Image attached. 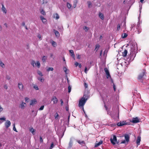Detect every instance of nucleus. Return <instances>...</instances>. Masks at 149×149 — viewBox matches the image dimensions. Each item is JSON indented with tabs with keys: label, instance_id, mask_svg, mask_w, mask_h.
Masks as SVG:
<instances>
[{
	"label": "nucleus",
	"instance_id": "f3484780",
	"mask_svg": "<svg viewBox=\"0 0 149 149\" xmlns=\"http://www.w3.org/2000/svg\"><path fill=\"white\" fill-rule=\"evenodd\" d=\"M127 51L125 49L123 52H122V56L123 57H125L127 55Z\"/></svg>",
	"mask_w": 149,
	"mask_h": 149
},
{
	"label": "nucleus",
	"instance_id": "f257e3e1",
	"mask_svg": "<svg viewBox=\"0 0 149 149\" xmlns=\"http://www.w3.org/2000/svg\"><path fill=\"white\" fill-rule=\"evenodd\" d=\"M131 49L130 55L135 57L136 56V52L137 45L135 44H133L131 46Z\"/></svg>",
	"mask_w": 149,
	"mask_h": 149
},
{
	"label": "nucleus",
	"instance_id": "58836bf2",
	"mask_svg": "<svg viewBox=\"0 0 149 149\" xmlns=\"http://www.w3.org/2000/svg\"><path fill=\"white\" fill-rule=\"evenodd\" d=\"M88 5V7L90 8L91 7L92 5L90 1H88L87 2Z\"/></svg>",
	"mask_w": 149,
	"mask_h": 149
},
{
	"label": "nucleus",
	"instance_id": "a878e982",
	"mask_svg": "<svg viewBox=\"0 0 149 149\" xmlns=\"http://www.w3.org/2000/svg\"><path fill=\"white\" fill-rule=\"evenodd\" d=\"M55 119L56 120H59V117L58 113H55L54 116Z\"/></svg>",
	"mask_w": 149,
	"mask_h": 149
},
{
	"label": "nucleus",
	"instance_id": "7c9ffc66",
	"mask_svg": "<svg viewBox=\"0 0 149 149\" xmlns=\"http://www.w3.org/2000/svg\"><path fill=\"white\" fill-rule=\"evenodd\" d=\"M30 131L33 134H35V130L33 128H31L30 129Z\"/></svg>",
	"mask_w": 149,
	"mask_h": 149
},
{
	"label": "nucleus",
	"instance_id": "20e7f679",
	"mask_svg": "<svg viewBox=\"0 0 149 149\" xmlns=\"http://www.w3.org/2000/svg\"><path fill=\"white\" fill-rule=\"evenodd\" d=\"M124 137L125 140L122 141L120 143L127 144L129 141L130 136L128 134H125L124 135Z\"/></svg>",
	"mask_w": 149,
	"mask_h": 149
},
{
	"label": "nucleus",
	"instance_id": "6e6d98bb",
	"mask_svg": "<svg viewBox=\"0 0 149 149\" xmlns=\"http://www.w3.org/2000/svg\"><path fill=\"white\" fill-rule=\"evenodd\" d=\"M79 64V63L77 62H75L74 64L76 67H77L78 66Z\"/></svg>",
	"mask_w": 149,
	"mask_h": 149
},
{
	"label": "nucleus",
	"instance_id": "bb28decb",
	"mask_svg": "<svg viewBox=\"0 0 149 149\" xmlns=\"http://www.w3.org/2000/svg\"><path fill=\"white\" fill-rule=\"evenodd\" d=\"M127 36V34L125 33H124L122 34L121 35V37L123 38H126Z\"/></svg>",
	"mask_w": 149,
	"mask_h": 149
},
{
	"label": "nucleus",
	"instance_id": "4468645a",
	"mask_svg": "<svg viewBox=\"0 0 149 149\" xmlns=\"http://www.w3.org/2000/svg\"><path fill=\"white\" fill-rule=\"evenodd\" d=\"M40 19L42 21V22L44 24H46L47 20L43 16H40Z\"/></svg>",
	"mask_w": 149,
	"mask_h": 149
},
{
	"label": "nucleus",
	"instance_id": "a18cd8bd",
	"mask_svg": "<svg viewBox=\"0 0 149 149\" xmlns=\"http://www.w3.org/2000/svg\"><path fill=\"white\" fill-rule=\"evenodd\" d=\"M68 92L69 93H70L71 92V88L70 86H68Z\"/></svg>",
	"mask_w": 149,
	"mask_h": 149
},
{
	"label": "nucleus",
	"instance_id": "774afa93",
	"mask_svg": "<svg viewBox=\"0 0 149 149\" xmlns=\"http://www.w3.org/2000/svg\"><path fill=\"white\" fill-rule=\"evenodd\" d=\"M25 25V23L24 22H23L22 23V25L24 26Z\"/></svg>",
	"mask_w": 149,
	"mask_h": 149
},
{
	"label": "nucleus",
	"instance_id": "a19ab883",
	"mask_svg": "<svg viewBox=\"0 0 149 149\" xmlns=\"http://www.w3.org/2000/svg\"><path fill=\"white\" fill-rule=\"evenodd\" d=\"M54 146V145L53 143L51 144L49 149H52Z\"/></svg>",
	"mask_w": 149,
	"mask_h": 149
},
{
	"label": "nucleus",
	"instance_id": "a211bd4d",
	"mask_svg": "<svg viewBox=\"0 0 149 149\" xmlns=\"http://www.w3.org/2000/svg\"><path fill=\"white\" fill-rule=\"evenodd\" d=\"M37 101L36 99H34L31 101L30 104L31 105H33L36 104Z\"/></svg>",
	"mask_w": 149,
	"mask_h": 149
},
{
	"label": "nucleus",
	"instance_id": "f8f14e48",
	"mask_svg": "<svg viewBox=\"0 0 149 149\" xmlns=\"http://www.w3.org/2000/svg\"><path fill=\"white\" fill-rule=\"evenodd\" d=\"M1 10L3 13L5 14H6L7 12V10L6 8H5L4 5L2 4Z\"/></svg>",
	"mask_w": 149,
	"mask_h": 149
},
{
	"label": "nucleus",
	"instance_id": "aec40b11",
	"mask_svg": "<svg viewBox=\"0 0 149 149\" xmlns=\"http://www.w3.org/2000/svg\"><path fill=\"white\" fill-rule=\"evenodd\" d=\"M103 143L102 140H100L98 143H96L95 144V147H97L102 144Z\"/></svg>",
	"mask_w": 149,
	"mask_h": 149
},
{
	"label": "nucleus",
	"instance_id": "2f4dec72",
	"mask_svg": "<svg viewBox=\"0 0 149 149\" xmlns=\"http://www.w3.org/2000/svg\"><path fill=\"white\" fill-rule=\"evenodd\" d=\"M37 72L38 74L41 77H42L43 76V75L42 74V72L40 71L39 70H38L37 71Z\"/></svg>",
	"mask_w": 149,
	"mask_h": 149
},
{
	"label": "nucleus",
	"instance_id": "5701e85b",
	"mask_svg": "<svg viewBox=\"0 0 149 149\" xmlns=\"http://www.w3.org/2000/svg\"><path fill=\"white\" fill-rule=\"evenodd\" d=\"M63 70L66 74H67L69 72V70L66 67L63 68Z\"/></svg>",
	"mask_w": 149,
	"mask_h": 149
},
{
	"label": "nucleus",
	"instance_id": "f03ea898",
	"mask_svg": "<svg viewBox=\"0 0 149 149\" xmlns=\"http://www.w3.org/2000/svg\"><path fill=\"white\" fill-rule=\"evenodd\" d=\"M84 97V96L79 101V106L82 108L84 112L83 107L87 99H85Z\"/></svg>",
	"mask_w": 149,
	"mask_h": 149
},
{
	"label": "nucleus",
	"instance_id": "f704fd0d",
	"mask_svg": "<svg viewBox=\"0 0 149 149\" xmlns=\"http://www.w3.org/2000/svg\"><path fill=\"white\" fill-rule=\"evenodd\" d=\"M47 59V57L46 56H43L42 57V60L43 61V62H44Z\"/></svg>",
	"mask_w": 149,
	"mask_h": 149
},
{
	"label": "nucleus",
	"instance_id": "9b49d317",
	"mask_svg": "<svg viewBox=\"0 0 149 149\" xmlns=\"http://www.w3.org/2000/svg\"><path fill=\"white\" fill-rule=\"evenodd\" d=\"M145 71L143 70L139 76L138 78L139 79H141L145 75Z\"/></svg>",
	"mask_w": 149,
	"mask_h": 149
},
{
	"label": "nucleus",
	"instance_id": "cd10ccee",
	"mask_svg": "<svg viewBox=\"0 0 149 149\" xmlns=\"http://www.w3.org/2000/svg\"><path fill=\"white\" fill-rule=\"evenodd\" d=\"M99 16L103 20L104 19V16L103 14L100 13L99 14Z\"/></svg>",
	"mask_w": 149,
	"mask_h": 149
},
{
	"label": "nucleus",
	"instance_id": "b1692460",
	"mask_svg": "<svg viewBox=\"0 0 149 149\" xmlns=\"http://www.w3.org/2000/svg\"><path fill=\"white\" fill-rule=\"evenodd\" d=\"M54 33L56 37H58L59 36L60 34L59 32L56 30H54Z\"/></svg>",
	"mask_w": 149,
	"mask_h": 149
},
{
	"label": "nucleus",
	"instance_id": "3c124183",
	"mask_svg": "<svg viewBox=\"0 0 149 149\" xmlns=\"http://www.w3.org/2000/svg\"><path fill=\"white\" fill-rule=\"evenodd\" d=\"M44 106H41L40 108H39V110H42L44 108Z\"/></svg>",
	"mask_w": 149,
	"mask_h": 149
},
{
	"label": "nucleus",
	"instance_id": "09e8293b",
	"mask_svg": "<svg viewBox=\"0 0 149 149\" xmlns=\"http://www.w3.org/2000/svg\"><path fill=\"white\" fill-rule=\"evenodd\" d=\"M25 100L26 102H29V99L27 97H26L25 98Z\"/></svg>",
	"mask_w": 149,
	"mask_h": 149
},
{
	"label": "nucleus",
	"instance_id": "393cba45",
	"mask_svg": "<svg viewBox=\"0 0 149 149\" xmlns=\"http://www.w3.org/2000/svg\"><path fill=\"white\" fill-rule=\"evenodd\" d=\"M67 7L70 10L72 9V6L71 4L68 3H67Z\"/></svg>",
	"mask_w": 149,
	"mask_h": 149
},
{
	"label": "nucleus",
	"instance_id": "13d9d810",
	"mask_svg": "<svg viewBox=\"0 0 149 149\" xmlns=\"http://www.w3.org/2000/svg\"><path fill=\"white\" fill-rule=\"evenodd\" d=\"M113 88L114 89V91H115L116 90V87L115 85H114V84L113 83Z\"/></svg>",
	"mask_w": 149,
	"mask_h": 149
},
{
	"label": "nucleus",
	"instance_id": "bf43d9fd",
	"mask_svg": "<svg viewBox=\"0 0 149 149\" xmlns=\"http://www.w3.org/2000/svg\"><path fill=\"white\" fill-rule=\"evenodd\" d=\"M77 59H80V56L79 54L77 55Z\"/></svg>",
	"mask_w": 149,
	"mask_h": 149
},
{
	"label": "nucleus",
	"instance_id": "412c9836",
	"mask_svg": "<svg viewBox=\"0 0 149 149\" xmlns=\"http://www.w3.org/2000/svg\"><path fill=\"white\" fill-rule=\"evenodd\" d=\"M141 140V137L140 136H138L137 138V140H136V143L138 146L140 145V142Z\"/></svg>",
	"mask_w": 149,
	"mask_h": 149
},
{
	"label": "nucleus",
	"instance_id": "0eeeda50",
	"mask_svg": "<svg viewBox=\"0 0 149 149\" xmlns=\"http://www.w3.org/2000/svg\"><path fill=\"white\" fill-rule=\"evenodd\" d=\"M18 87L20 91H23L24 89V86L21 82L18 83Z\"/></svg>",
	"mask_w": 149,
	"mask_h": 149
},
{
	"label": "nucleus",
	"instance_id": "864d4df0",
	"mask_svg": "<svg viewBox=\"0 0 149 149\" xmlns=\"http://www.w3.org/2000/svg\"><path fill=\"white\" fill-rule=\"evenodd\" d=\"M88 69H87V68L86 67L85 68V69L84 72L86 73H87V71L88 70Z\"/></svg>",
	"mask_w": 149,
	"mask_h": 149
},
{
	"label": "nucleus",
	"instance_id": "680f3d73",
	"mask_svg": "<svg viewBox=\"0 0 149 149\" xmlns=\"http://www.w3.org/2000/svg\"><path fill=\"white\" fill-rule=\"evenodd\" d=\"M84 86L85 88H86L88 87V85L86 83H85L84 84Z\"/></svg>",
	"mask_w": 149,
	"mask_h": 149
},
{
	"label": "nucleus",
	"instance_id": "c85d7f7f",
	"mask_svg": "<svg viewBox=\"0 0 149 149\" xmlns=\"http://www.w3.org/2000/svg\"><path fill=\"white\" fill-rule=\"evenodd\" d=\"M69 119L70 115L68 116V120L67 121H65L64 122L65 124L67 126L69 124Z\"/></svg>",
	"mask_w": 149,
	"mask_h": 149
},
{
	"label": "nucleus",
	"instance_id": "4be33fe9",
	"mask_svg": "<svg viewBox=\"0 0 149 149\" xmlns=\"http://www.w3.org/2000/svg\"><path fill=\"white\" fill-rule=\"evenodd\" d=\"M77 142L79 143L80 145H82L83 146L85 145V143L84 141L78 140L77 141Z\"/></svg>",
	"mask_w": 149,
	"mask_h": 149
},
{
	"label": "nucleus",
	"instance_id": "c756f323",
	"mask_svg": "<svg viewBox=\"0 0 149 149\" xmlns=\"http://www.w3.org/2000/svg\"><path fill=\"white\" fill-rule=\"evenodd\" d=\"M51 43L52 44V45L54 47H56V42L54 41H52L51 42Z\"/></svg>",
	"mask_w": 149,
	"mask_h": 149
},
{
	"label": "nucleus",
	"instance_id": "e433bc0d",
	"mask_svg": "<svg viewBox=\"0 0 149 149\" xmlns=\"http://www.w3.org/2000/svg\"><path fill=\"white\" fill-rule=\"evenodd\" d=\"M33 87L36 90H39L38 87L36 85H34L33 86Z\"/></svg>",
	"mask_w": 149,
	"mask_h": 149
},
{
	"label": "nucleus",
	"instance_id": "39448f33",
	"mask_svg": "<svg viewBox=\"0 0 149 149\" xmlns=\"http://www.w3.org/2000/svg\"><path fill=\"white\" fill-rule=\"evenodd\" d=\"M104 70L106 74V77L108 79H111V82L113 83V81L112 80V79H111V76L108 69L107 68H104Z\"/></svg>",
	"mask_w": 149,
	"mask_h": 149
},
{
	"label": "nucleus",
	"instance_id": "8fccbe9b",
	"mask_svg": "<svg viewBox=\"0 0 149 149\" xmlns=\"http://www.w3.org/2000/svg\"><path fill=\"white\" fill-rule=\"evenodd\" d=\"M99 47V45H96V48L95 49L96 50V51L98 49Z\"/></svg>",
	"mask_w": 149,
	"mask_h": 149
},
{
	"label": "nucleus",
	"instance_id": "c03bdc74",
	"mask_svg": "<svg viewBox=\"0 0 149 149\" xmlns=\"http://www.w3.org/2000/svg\"><path fill=\"white\" fill-rule=\"evenodd\" d=\"M88 29H89L88 28V27H86V26H85L84 28V29L85 31H87L88 30Z\"/></svg>",
	"mask_w": 149,
	"mask_h": 149
},
{
	"label": "nucleus",
	"instance_id": "1a4fd4ad",
	"mask_svg": "<svg viewBox=\"0 0 149 149\" xmlns=\"http://www.w3.org/2000/svg\"><path fill=\"white\" fill-rule=\"evenodd\" d=\"M110 141L112 144H115L117 142L116 137L115 136H114L113 139H111Z\"/></svg>",
	"mask_w": 149,
	"mask_h": 149
},
{
	"label": "nucleus",
	"instance_id": "9d476101",
	"mask_svg": "<svg viewBox=\"0 0 149 149\" xmlns=\"http://www.w3.org/2000/svg\"><path fill=\"white\" fill-rule=\"evenodd\" d=\"M11 125L10 122L8 120H7L6 121V123H5V125L6 127V128H8L9 126H10Z\"/></svg>",
	"mask_w": 149,
	"mask_h": 149
},
{
	"label": "nucleus",
	"instance_id": "2eb2a0df",
	"mask_svg": "<svg viewBox=\"0 0 149 149\" xmlns=\"http://www.w3.org/2000/svg\"><path fill=\"white\" fill-rule=\"evenodd\" d=\"M52 101H53L54 103V104H56L58 102V100L55 96H54L52 99Z\"/></svg>",
	"mask_w": 149,
	"mask_h": 149
},
{
	"label": "nucleus",
	"instance_id": "5fc2aeb1",
	"mask_svg": "<svg viewBox=\"0 0 149 149\" xmlns=\"http://www.w3.org/2000/svg\"><path fill=\"white\" fill-rule=\"evenodd\" d=\"M13 130L14 131H16V132H17V131L16 128H15V125H14V126L13 127Z\"/></svg>",
	"mask_w": 149,
	"mask_h": 149
},
{
	"label": "nucleus",
	"instance_id": "0e129e2a",
	"mask_svg": "<svg viewBox=\"0 0 149 149\" xmlns=\"http://www.w3.org/2000/svg\"><path fill=\"white\" fill-rule=\"evenodd\" d=\"M141 8H142V6H141V7H140V9H139V12H140V13H141Z\"/></svg>",
	"mask_w": 149,
	"mask_h": 149
},
{
	"label": "nucleus",
	"instance_id": "de8ad7c7",
	"mask_svg": "<svg viewBox=\"0 0 149 149\" xmlns=\"http://www.w3.org/2000/svg\"><path fill=\"white\" fill-rule=\"evenodd\" d=\"M0 120H3L4 121H5L6 120V118L4 117H3L2 118H0Z\"/></svg>",
	"mask_w": 149,
	"mask_h": 149
},
{
	"label": "nucleus",
	"instance_id": "7ed1b4c3",
	"mask_svg": "<svg viewBox=\"0 0 149 149\" xmlns=\"http://www.w3.org/2000/svg\"><path fill=\"white\" fill-rule=\"evenodd\" d=\"M31 64L33 67H37L38 68H40L41 66L40 62L38 61H32L31 62Z\"/></svg>",
	"mask_w": 149,
	"mask_h": 149
},
{
	"label": "nucleus",
	"instance_id": "49530a36",
	"mask_svg": "<svg viewBox=\"0 0 149 149\" xmlns=\"http://www.w3.org/2000/svg\"><path fill=\"white\" fill-rule=\"evenodd\" d=\"M3 110V108L0 105V112H2Z\"/></svg>",
	"mask_w": 149,
	"mask_h": 149
},
{
	"label": "nucleus",
	"instance_id": "6ab92c4d",
	"mask_svg": "<svg viewBox=\"0 0 149 149\" xmlns=\"http://www.w3.org/2000/svg\"><path fill=\"white\" fill-rule=\"evenodd\" d=\"M38 79L42 83L44 81V79L42 77H38Z\"/></svg>",
	"mask_w": 149,
	"mask_h": 149
},
{
	"label": "nucleus",
	"instance_id": "338daca9",
	"mask_svg": "<svg viewBox=\"0 0 149 149\" xmlns=\"http://www.w3.org/2000/svg\"><path fill=\"white\" fill-rule=\"evenodd\" d=\"M78 66L79 68H81V64H79L78 65Z\"/></svg>",
	"mask_w": 149,
	"mask_h": 149
},
{
	"label": "nucleus",
	"instance_id": "4d7b16f0",
	"mask_svg": "<svg viewBox=\"0 0 149 149\" xmlns=\"http://www.w3.org/2000/svg\"><path fill=\"white\" fill-rule=\"evenodd\" d=\"M120 25L118 24V25L117 27V29L118 30H119L120 29Z\"/></svg>",
	"mask_w": 149,
	"mask_h": 149
},
{
	"label": "nucleus",
	"instance_id": "e2e57ef3",
	"mask_svg": "<svg viewBox=\"0 0 149 149\" xmlns=\"http://www.w3.org/2000/svg\"><path fill=\"white\" fill-rule=\"evenodd\" d=\"M72 56L74 58L75 55L74 53H73V54H72Z\"/></svg>",
	"mask_w": 149,
	"mask_h": 149
},
{
	"label": "nucleus",
	"instance_id": "dca6fc26",
	"mask_svg": "<svg viewBox=\"0 0 149 149\" xmlns=\"http://www.w3.org/2000/svg\"><path fill=\"white\" fill-rule=\"evenodd\" d=\"M53 17L56 19H58L59 18V16L57 13H55L53 14Z\"/></svg>",
	"mask_w": 149,
	"mask_h": 149
},
{
	"label": "nucleus",
	"instance_id": "ea45409f",
	"mask_svg": "<svg viewBox=\"0 0 149 149\" xmlns=\"http://www.w3.org/2000/svg\"><path fill=\"white\" fill-rule=\"evenodd\" d=\"M54 69L52 67H50L48 68V69H47V71H53V70Z\"/></svg>",
	"mask_w": 149,
	"mask_h": 149
},
{
	"label": "nucleus",
	"instance_id": "72a5a7b5",
	"mask_svg": "<svg viewBox=\"0 0 149 149\" xmlns=\"http://www.w3.org/2000/svg\"><path fill=\"white\" fill-rule=\"evenodd\" d=\"M40 13L43 15H45L46 13L43 9H41L40 10Z\"/></svg>",
	"mask_w": 149,
	"mask_h": 149
},
{
	"label": "nucleus",
	"instance_id": "69168bd1",
	"mask_svg": "<svg viewBox=\"0 0 149 149\" xmlns=\"http://www.w3.org/2000/svg\"><path fill=\"white\" fill-rule=\"evenodd\" d=\"M60 101L61 102V104L62 105L63 104V101L62 100H61Z\"/></svg>",
	"mask_w": 149,
	"mask_h": 149
},
{
	"label": "nucleus",
	"instance_id": "79ce46f5",
	"mask_svg": "<svg viewBox=\"0 0 149 149\" xmlns=\"http://www.w3.org/2000/svg\"><path fill=\"white\" fill-rule=\"evenodd\" d=\"M37 37L40 40H41L42 39V36L38 34L37 36Z\"/></svg>",
	"mask_w": 149,
	"mask_h": 149
},
{
	"label": "nucleus",
	"instance_id": "c9c22d12",
	"mask_svg": "<svg viewBox=\"0 0 149 149\" xmlns=\"http://www.w3.org/2000/svg\"><path fill=\"white\" fill-rule=\"evenodd\" d=\"M105 95H106V97H108L109 95V93L108 92H106L105 94H102V97H105V96H104Z\"/></svg>",
	"mask_w": 149,
	"mask_h": 149
},
{
	"label": "nucleus",
	"instance_id": "423d86ee",
	"mask_svg": "<svg viewBox=\"0 0 149 149\" xmlns=\"http://www.w3.org/2000/svg\"><path fill=\"white\" fill-rule=\"evenodd\" d=\"M128 123L126 120L120 121L117 123V125L119 126H123L127 125Z\"/></svg>",
	"mask_w": 149,
	"mask_h": 149
},
{
	"label": "nucleus",
	"instance_id": "052dcab7",
	"mask_svg": "<svg viewBox=\"0 0 149 149\" xmlns=\"http://www.w3.org/2000/svg\"><path fill=\"white\" fill-rule=\"evenodd\" d=\"M69 52L72 54H73V53H74L73 51L72 50H70Z\"/></svg>",
	"mask_w": 149,
	"mask_h": 149
},
{
	"label": "nucleus",
	"instance_id": "473e14b6",
	"mask_svg": "<svg viewBox=\"0 0 149 149\" xmlns=\"http://www.w3.org/2000/svg\"><path fill=\"white\" fill-rule=\"evenodd\" d=\"M0 66L3 68L5 67V65L1 61H0Z\"/></svg>",
	"mask_w": 149,
	"mask_h": 149
},
{
	"label": "nucleus",
	"instance_id": "37998d69",
	"mask_svg": "<svg viewBox=\"0 0 149 149\" xmlns=\"http://www.w3.org/2000/svg\"><path fill=\"white\" fill-rule=\"evenodd\" d=\"M47 3V0H42V4H46Z\"/></svg>",
	"mask_w": 149,
	"mask_h": 149
},
{
	"label": "nucleus",
	"instance_id": "603ef678",
	"mask_svg": "<svg viewBox=\"0 0 149 149\" xmlns=\"http://www.w3.org/2000/svg\"><path fill=\"white\" fill-rule=\"evenodd\" d=\"M40 142L41 143H42L43 142V140L42 139V138L41 136L40 137Z\"/></svg>",
	"mask_w": 149,
	"mask_h": 149
},
{
	"label": "nucleus",
	"instance_id": "ddd939ff",
	"mask_svg": "<svg viewBox=\"0 0 149 149\" xmlns=\"http://www.w3.org/2000/svg\"><path fill=\"white\" fill-rule=\"evenodd\" d=\"M26 104L23 102H22L20 104V107L22 109H24L25 108V107L26 106Z\"/></svg>",
	"mask_w": 149,
	"mask_h": 149
},
{
	"label": "nucleus",
	"instance_id": "4c0bfd02",
	"mask_svg": "<svg viewBox=\"0 0 149 149\" xmlns=\"http://www.w3.org/2000/svg\"><path fill=\"white\" fill-rule=\"evenodd\" d=\"M73 141L72 139H70V141L69 143V145L70 147H71L72 145Z\"/></svg>",
	"mask_w": 149,
	"mask_h": 149
},
{
	"label": "nucleus",
	"instance_id": "6e6552de",
	"mask_svg": "<svg viewBox=\"0 0 149 149\" xmlns=\"http://www.w3.org/2000/svg\"><path fill=\"white\" fill-rule=\"evenodd\" d=\"M140 122V120L137 117L133 118L132 120L130 121V122L134 123H137Z\"/></svg>",
	"mask_w": 149,
	"mask_h": 149
}]
</instances>
